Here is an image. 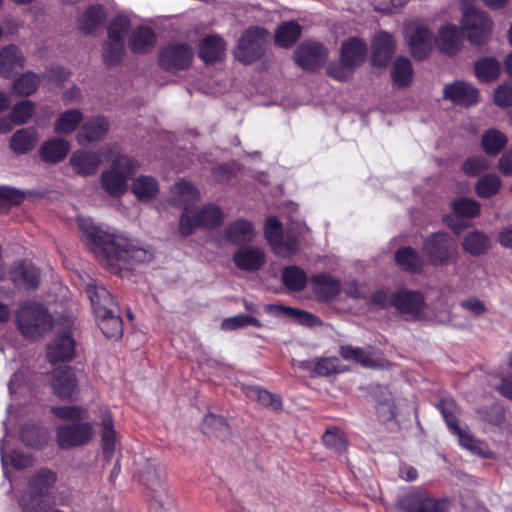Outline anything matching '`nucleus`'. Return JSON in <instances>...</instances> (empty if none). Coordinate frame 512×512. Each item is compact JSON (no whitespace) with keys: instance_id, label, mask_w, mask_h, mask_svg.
Instances as JSON below:
<instances>
[{"instance_id":"29","label":"nucleus","mask_w":512,"mask_h":512,"mask_svg":"<svg viewBox=\"0 0 512 512\" xmlns=\"http://www.w3.org/2000/svg\"><path fill=\"white\" fill-rule=\"evenodd\" d=\"M39 270L31 263L23 261L12 272L13 283L20 289H36L39 286Z\"/></svg>"},{"instance_id":"42","label":"nucleus","mask_w":512,"mask_h":512,"mask_svg":"<svg viewBox=\"0 0 512 512\" xmlns=\"http://www.w3.org/2000/svg\"><path fill=\"white\" fill-rule=\"evenodd\" d=\"M132 192L141 201H150L156 197L159 185L151 176H139L132 183Z\"/></svg>"},{"instance_id":"57","label":"nucleus","mask_w":512,"mask_h":512,"mask_svg":"<svg viewBox=\"0 0 512 512\" xmlns=\"http://www.w3.org/2000/svg\"><path fill=\"white\" fill-rule=\"evenodd\" d=\"M40 83V78L33 72H27L13 83V89L20 95H31Z\"/></svg>"},{"instance_id":"23","label":"nucleus","mask_w":512,"mask_h":512,"mask_svg":"<svg viewBox=\"0 0 512 512\" xmlns=\"http://www.w3.org/2000/svg\"><path fill=\"white\" fill-rule=\"evenodd\" d=\"M25 58L16 45L10 44L0 50V75L11 78L23 69Z\"/></svg>"},{"instance_id":"38","label":"nucleus","mask_w":512,"mask_h":512,"mask_svg":"<svg viewBox=\"0 0 512 512\" xmlns=\"http://www.w3.org/2000/svg\"><path fill=\"white\" fill-rule=\"evenodd\" d=\"M437 47L444 53L453 54L460 49L461 38L455 25H446L439 31L435 40Z\"/></svg>"},{"instance_id":"46","label":"nucleus","mask_w":512,"mask_h":512,"mask_svg":"<svg viewBox=\"0 0 512 512\" xmlns=\"http://www.w3.org/2000/svg\"><path fill=\"white\" fill-rule=\"evenodd\" d=\"M82 119L83 114L80 110H67L58 117L54 131L59 134H71L78 127Z\"/></svg>"},{"instance_id":"5","label":"nucleus","mask_w":512,"mask_h":512,"mask_svg":"<svg viewBox=\"0 0 512 512\" xmlns=\"http://www.w3.org/2000/svg\"><path fill=\"white\" fill-rule=\"evenodd\" d=\"M130 30V20L124 16L113 18L107 26V39L101 47L102 60L108 67L118 65L125 53L124 38Z\"/></svg>"},{"instance_id":"19","label":"nucleus","mask_w":512,"mask_h":512,"mask_svg":"<svg viewBox=\"0 0 512 512\" xmlns=\"http://www.w3.org/2000/svg\"><path fill=\"white\" fill-rule=\"evenodd\" d=\"M443 97L455 105L468 107L478 102L479 91L470 83L457 80L444 86Z\"/></svg>"},{"instance_id":"3","label":"nucleus","mask_w":512,"mask_h":512,"mask_svg":"<svg viewBox=\"0 0 512 512\" xmlns=\"http://www.w3.org/2000/svg\"><path fill=\"white\" fill-rule=\"evenodd\" d=\"M306 227L303 224H291L283 233L282 225L276 217L266 220L264 235L273 252L283 258H290L299 250V236Z\"/></svg>"},{"instance_id":"11","label":"nucleus","mask_w":512,"mask_h":512,"mask_svg":"<svg viewBox=\"0 0 512 512\" xmlns=\"http://www.w3.org/2000/svg\"><path fill=\"white\" fill-rule=\"evenodd\" d=\"M462 28L471 43L481 45L490 36L492 22L484 11L466 8L463 12Z\"/></svg>"},{"instance_id":"56","label":"nucleus","mask_w":512,"mask_h":512,"mask_svg":"<svg viewBox=\"0 0 512 512\" xmlns=\"http://www.w3.org/2000/svg\"><path fill=\"white\" fill-rule=\"evenodd\" d=\"M266 310L267 311L282 310L285 312L286 315L293 316V317L297 318L299 320V322L303 325L315 326V325L320 324V319L317 316H315L309 312H305V311L298 310L295 308L269 304L266 306Z\"/></svg>"},{"instance_id":"58","label":"nucleus","mask_w":512,"mask_h":512,"mask_svg":"<svg viewBox=\"0 0 512 512\" xmlns=\"http://www.w3.org/2000/svg\"><path fill=\"white\" fill-rule=\"evenodd\" d=\"M248 325L261 327L262 323L255 317L239 314L233 317L225 318L221 323V328L225 331H232L246 327Z\"/></svg>"},{"instance_id":"26","label":"nucleus","mask_w":512,"mask_h":512,"mask_svg":"<svg viewBox=\"0 0 512 512\" xmlns=\"http://www.w3.org/2000/svg\"><path fill=\"white\" fill-rule=\"evenodd\" d=\"M100 161L97 153L76 150L72 153L69 164L76 174L87 177L97 173Z\"/></svg>"},{"instance_id":"44","label":"nucleus","mask_w":512,"mask_h":512,"mask_svg":"<svg viewBox=\"0 0 512 512\" xmlns=\"http://www.w3.org/2000/svg\"><path fill=\"white\" fill-rule=\"evenodd\" d=\"M490 246V240L483 232L473 231L468 233L462 242L463 250L472 255L479 256L484 254Z\"/></svg>"},{"instance_id":"9","label":"nucleus","mask_w":512,"mask_h":512,"mask_svg":"<svg viewBox=\"0 0 512 512\" xmlns=\"http://www.w3.org/2000/svg\"><path fill=\"white\" fill-rule=\"evenodd\" d=\"M269 33L261 27H252L238 40L235 57L242 63L249 64L259 59L265 52Z\"/></svg>"},{"instance_id":"4","label":"nucleus","mask_w":512,"mask_h":512,"mask_svg":"<svg viewBox=\"0 0 512 512\" xmlns=\"http://www.w3.org/2000/svg\"><path fill=\"white\" fill-rule=\"evenodd\" d=\"M138 163L127 155H118L111 163L110 168L104 170L100 176L102 189L111 197H120L128 189V180L134 175Z\"/></svg>"},{"instance_id":"37","label":"nucleus","mask_w":512,"mask_h":512,"mask_svg":"<svg viewBox=\"0 0 512 512\" xmlns=\"http://www.w3.org/2000/svg\"><path fill=\"white\" fill-rule=\"evenodd\" d=\"M254 229L250 222L246 220H236L225 228L226 239L233 244H244L252 241Z\"/></svg>"},{"instance_id":"47","label":"nucleus","mask_w":512,"mask_h":512,"mask_svg":"<svg viewBox=\"0 0 512 512\" xmlns=\"http://www.w3.org/2000/svg\"><path fill=\"white\" fill-rule=\"evenodd\" d=\"M282 281L291 291H302L307 284V275L303 269L298 266H288L283 269Z\"/></svg>"},{"instance_id":"22","label":"nucleus","mask_w":512,"mask_h":512,"mask_svg":"<svg viewBox=\"0 0 512 512\" xmlns=\"http://www.w3.org/2000/svg\"><path fill=\"white\" fill-rule=\"evenodd\" d=\"M395 52V41L387 32H379L372 41L371 61L374 66L385 67Z\"/></svg>"},{"instance_id":"1","label":"nucleus","mask_w":512,"mask_h":512,"mask_svg":"<svg viewBox=\"0 0 512 512\" xmlns=\"http://www.w3.org/2000/svg\"><path fill=\"white\" fill-rule=\"evenodd\" d=\"M77 222L90 250L113 273L123 268L129 269L135 263L149 262L153 258L151 250L137 246L121 235L99 230L90 219L78 217Z\"/></svg>"},{"instance_id":"8","label":"nucleus","mask_w":512,"mask_h":512,"mask_svg":"<svg viewBox=\"0 0 512 512\" xmlns=\"http://www.w3.org/2000/svg\"><path fill=\"white\" fill-rule=\"evenodd\" d=\"M140 481L146 488L150 509L160 512L171 504L165 486V474L161 468L146 465L140 472Z\"/></svg>"},{"instance_id":"35","label":"nucleus","mask_w":512,"mask_h":512,"mask_svg":"<svg viewBox=\"0 0 512 512\" xmlns=\"http://www.w3.org/2000/svg\"><path fill=\"white\" fill-rule=\"evenodd\" d=\"M226 50L224 40L218 35H210L202 40L199 46V56L206 63L221 60Z\"/></svg>"},{"instance_id":"10","label":"nucleus","mask_w":512,"mask_h":512,"mask_svg":"<svg viewBox=\"0 0 512 512\" xmlns=\"http://www.w3.org/2000/svg\"><path fill=\"white\" fill-rule=\"evenodd\" d=\"M396 505L403 512H447L450 500L432 497L423 490H413L400 497Z\"/></svg>"},{"instance_id":"34","label":"nucleus","mask_w":512,"mask_h":512,"mask_svg":"<svg viewBox=\"0 0 512 512\" xmlns=\"http://www.w3.org/2000/svg\"><path fill=\"white\" fill-rule=\"evenodd\" d=\"M69 150L68 141L62 138H52L41 145L39 155L47 163H58L67 156Z\"/></svg>"},{"instance_id":"45","label":"nucleus","mask_w":512,"mask_h":512,"mask_svg":"<svg viewBox=\"0 0 512 512\" xmlns=\"http://www.w3.org/2000/svg\"><path fill=\"white\" fill-rule=\"evenodd\" d=\"M203 430L222 441L230 437L231 431L228 423L221 416L207 414L203 420Z\"/></svg>"},{"instance_id":"12","label":"nucleus","mask_w":512,"mask_h":512,"mask_svg":"<svg viewBox=\"0 0 512 512\" xmlns=\"http://www.w3.org/2000/svg\"><path fill=\"white\" fill-rule=\"evenodd\" d=\"M224 214L222 210L213 204L205 205L193 216L182 214L179 221V229L182 235H190L197 226L216 228L222 224Z\"/></svg>"},{"instance_id":"59","label":"nucleus","mask_w":512,"mask_h":512,"mask_svg":"<svg viewBox=\"0 0 512 512\" xmlns=\"http://www.w3.org/2000/svg\"><path fill=\"white\" fill-rule=\"evenodd\" d=\"M454 212L458 216L473 218L480 213V205L470 198H459L452 203Z\"/></svg>"},{"instance_id":"54","label":"nucleus","mask_w":512,"mask_h":512,"mask_svg":"<svg viewBox=\"0 0 512 512\" xmlns=\"http://www.w3.org/2000/svg\"><path fill=\"white\" fill-rule=\"evenodd\" d=\"M324 445L337 455H342L347 448V440L339 429H328L322 437Z\"/></svg>"},{"instance_id":"62","label":"nucleus","mask_w":512,"mask_h":512,"mask_svg":"<svg viewBox=\"0 0 512 512\" xmlns=\"http://www.w3.org/2000/svg\"><path fill=\"white\" fill-rule=\"evenodd\" d=\"M338 372V358L323 357L315 359L314 373L316 375L326 377Z\"/></svg>"},{"instance_id":"43","label":"nucleus","mask_w":512,"mask_h":512,"mask_svg":"<svg viewBox=\"0 0 512 512\" xmlns=\"http://www.w3.org/2000/svg\"><path fill=\"white\" fill-rule=\"evenodd\" d=\"M244 393L249 399L257 401L264 407L275 411L282 409L281 398L260 387L247 386L244 388Z\"/></svg>"},{"instance_id":"17","label":"nucleus","mask_w":512,"mask_h":512,"mask_svg":"<svg viewBox=\"0 0 512 512\" xmlns=\"http://www.w3.org/2000/svg\"><path fill=\"white\" fill-rule=\"evenodd\" d=\"M406 38L412 56L418 60H424L433 47V33L424 25H410L406 30Z\"/></svg>"},{"instance_id":"18","label":"nucleus","mask_w":512,"mask_h":512,"mask_svg":"<svg viewBox=\"0 0 512 512\" xmlns=\"http://www.w3.org/2000/svg\"><path fill=\"white\" fill-rule=\"evenodd\" d=\"M50 386L61 399H71L78 392V382L71 367H59L50 375Z\"/></svg>"},{"instance_id":"48","label":"nucleus","mask_w":512,"mask_h":512,"mask_svg":"<svg viewBox=\"0 0 512 512\" xmlns=\"http://www.w3.org/2000/svg\"><path fill=\"white\" fill-rule=\"evenodd\" d=\"M475 74L483 82L496 80L501 71L500 63L494 58H483L475 63Z\"/></svg>"},{"instance_id":"14","label":"nucleus","mask_w":512,"mask_h":512,"mask_svg":"<svg viewBox=\"0 0 512 512\" xmlns=\"http://www.w3.org/2000/svg\"><path fill=\"white\" fill-rule=\"evenodd\" d=\"M94 434L93 426L90 423L64 424L57 428L56 441L63 448H72L86 445Z\"/></svg>"},{"instance_id":"25","label":"nucleus","mask_w":512,"mask_h":512,"mask_svg":"<svg viewBox=\"0 0 512 512\" xmlns=\"http://www.w3.org/2000/svg\"><path fill=\"white\" fill-rule=\"evenodd\" d=\"M109 131V123L104 117H93L88 119L77 134V141L80 145H87L104 139Z\"/></svg>"},{"instance_id":"24","label":"nucleus","mask_w":512,"mask_h":512,"mask_svg":"<svg viewBox=\"0 0 512 512\" xmlns=\"http://www.w3.org/2000/svg\"><path fill=\"white\" fill-rule=\"evenodd\" d=\"M265 261L263 250L255 246L242 247L233 255L236 267L244 271H256L265 264Z\"/></svg>"},{"instance_id":"40","label":"nucleus","mask_w":512,"mask_h":512,"mask_svg":"<svg viewBox=\"0 0 512 512\" xmlns=\"http://www.w3.org/2000/svg\"><path fill=\"white\" fill-rule=\"evenodd\" d=\"M119 308L106 315H95L98 326L107 338L118 339L123 334V322L119 315Z\"/></svg>"},{"instance_id":"49","label":"nucleus","mask_w":512,"mask_h":512,"mask_svg":"<svg viewBox=\"0 0 512 512\" xmlns=\"http://www.w3.org/2000/svg\"><path fill=\"white\" fill-rule=\"evenodd\" d=\"M507 137L497 129H489L482 136V148L489 155L498 154L507 144Z\"/></svg>"},{"instance_id":"39","label":"nucleus","mask_w":512,"mask_h":512,"mask_svg":"<svg viewBox=\"0 0 512 512\" xmlns=\"http://www.w3.org/2000/svg\"><path fill=\"white\" fill-rule=\"evenodd\" d=\"M413 68L408 58L399 56L393 62L391 68V77L393 83L398 88L409 86L413 80Z\"/></svg>"},{"instance_id":"6","label":"nucleus","mask_w":512,"mask_h":512,"mask_svg":"<svg viewBox=\"0 0 512 512\" xmlns=\"http://www.w3.org/2000/svg\"><path fill=\"white\" fill-rule=\"evenodd\" d=\"M16 323L24 336L36 337L50 331L53 322L51 315L43 305L29 302L19 307Z\"/></svg>"},{"instance_id":"33","label":"nucleus","mask_w":512,"mask_h":512,"mask_svg":"<svg viewBox=\"0 0 512 512\" xmlns=\"http://www.w3.org/2000/svg\"><path fill=\"white\" fill-rule=\"evenodd\" d=\"M172 201L183 207V214H189V206L200 198L199 191L190 182L181 180L171 188Z\"/></svg>"},{"instance_id":"16","label":"nucleus","mask_w":512,"mask_h":512,"mask_svg":"<svg viewBox=\"0 0 512 512\" xmlns=\"http://www.w3.org/2000/svg\"><path fill=\"white\" fill-rule=\"evenodd\" d=\"M393 306L401 314L407 315L412 320L424 318L425 301L420 292L400 290L392 295Z\"/></svg>"},{"instance_id":"41","label":"nucleus","mask_w":512,"mask_h":512,"mask_svg":"<svg viewBox=\"0 0 512 512\" xmlns=\"http://www.w3.org/2000/svg\"><path fill=\"white\" fill-rule=\"evenodd\" d=\"M302 27L295 21L282 23L275 32V44L282 48L291 47L301 36Z\"/></svg>"},{"instance_id":"52","label":"nucleus","mask_w":512,"mask_h":512,"mask_svg":"<svg viewBox=\"0 0 512 512\" xmlns=\"http://www.w3.org/2000/svg\"><path fill=\"white\" fill-rule=\"evenodd\" d=\"M395 260L399 266L407 271L415 272L422 266L419 254L411 247H405L398 250L395 254Z\"/></svg>"},{"instance_id":"61","label":"nucleus","mask_w":512,"mask_h":512,"mask_svg":"<svg viewBox=\"0 0 512 512\" xmlns=\"http://www.w3.org/2000/svg\"><path fill=\"white\" fill-rule=\"evenodd\" d=\"M354 69L351 65L341 61L340 56L338 62H331L329 64L327 74L338 81H346L352 76Z\"/></svg>"},{"instance_id":"15","label":"nucleus","mask_w":512,"mask_h":512,"mask_svg":"<svg viewBox=\"0 0 512 512\" xmlns=\"http://www.w3.org/2000/svg\"><path fill=\"white\" fill-rule=\"evenodd\" d=\"M193 59V50L187 44H170L159 54V65L168 72L187 69Z\"/></svg>"},{"instance_id":"64","label":"nucleus","mask_w":512,"mask_h":512,"mask_svg":"<svg viewBox=\"0 0 512 512\" xmlns=\"http://www.w3.org/2000/svg\"><path fill=\"white\" fill-rule=\"evenodd\" d=\"M494 101L499 107L505 108L512 105V83H504L494 93Z\"/></svg>"},{"instance_id":"36","label":"nucleus","mask_w":512,"mask_h":512,"mask_svg":"<svg viewBox=\"0 0 512 512\" xmlns=\"http://www.w3.org/2000/svg\"><path fill=\"white\" fill-rule=\"evenodd\" d=\"M38 139V134L34 128H22L12 135L10 148L16 154H25L34 149Z\"/></svg>"},{"instance_id":"13","label":"nucleus","mask_w":512,"mask_h":512,"mask_svg":"<svg viewBox=\"0 0 512 512\" xmlns=\"http://www.w3.org/2000/svg\"><path fill=\"white\" fill-rule=\"evenodd\" d=\"M328 58L327 49L319 42L305 41L293 53L295 63L306 71H316Z\"/></svg>"},{"instance_id":"32","label":"nucleus","mask_w":512,"mask_h":512,"mask_svg":"<svg viewBox=\"0 0 512 512\" xmlns=\"http://www.w3.org/2000/svg\"><path fill=\"white\" fill-rule=\"evenodd\" d=\"M366 43L358 38H350L341 45L340 56L341 61L346 62L353 68L360 66L366 57Z\"/></svg>"},{"instance_id":"50","label":"nucleus","mask_w":512,"mask_h":512,"mask_svg":"<svg viewBox=\"0 0 512 512\" xmlns=\"http://www.w3.org/2000/svg\"><path fill=\"white\" fill-rule=\"evenodd\" d=\"M502 180L496 174H486L479 178L475 185L476 194L480 198H490L501 190Z\"/></svg>"},{"instance_id":"31","label":"nucleus","mask_w":512,"mask_h":512,"mask_svg":"<svg viewBox=\"0 0 512 512\" xmlns=\"http://www.w3.org/2000/svg\"><path fill=\"white\" fill-rule=\"evenodd\" d=\"M341 357L348 361L360 363L363 367L376 369L381 367L380 361L376 358L371 347L360 348L350 345H342L339 351Z\"/></svg>"},{"instance_id":"2","label":"nucleus","mask_w":512,"mask_h":512,"mask_svg":"<svg viewBox=\"0 0 512 512\" xmlns=\"http://www.w3.org/2000/svg\"><path fill=\"white\" fill-rule=\"evenodd\" d=\"M58 481L57 473L48 468L37 470L29 479V494L21 497L22 512H45L50 503L46 499Z\"/></svg>"},{"instance_id":"30","label":"nucleus","mask_w":512,"mask_h":512,"mask_svg":"<svg viewBox=\"0 0 512 512\" xmlns=\"http://www.w3.org/2000/svg\"><path fill=\"white\" fill-rule=\"evenodd\" d=\"M310 283L315 297L320 301L335 298L341 289L339 281L325 273L314 275Z\"/></svg>"},{"instance_id":"28","label":"nucleus","mask_w":512,"mask_h":512,"mask_svg":"<svg viewBox=\"0 0 512 512\" xmlns=\"http://www.w3.org/2000/svg\"><path fill=\"white\" fill-rule=\"evenodd\" d=\"M105 18L106 12L102 5H91L79 15L78 30L84 35H91L102 26Z\"/></svg>"},{"instance_id":"55","label":"nucleus","mask_w":512,"mask_h":512,"mask_svg":"<svg viewBox=\"0 0 512 512\" xmlns=\"http://www.w3.org/2000/svg\"><path fill=\"white\" fill-rule=\"evenodd\" d=\"M35 109V104L31 100L18 102L12 109L9 117L11 124L22 125L28 122Z\"/></svg>"},{"instance_id":"60","label":"nucleus","mask_w":512,"mask_h":512,"mask_svg":"<svg viewBox=\"0 0 512 512\" xmlns=\"http://www.w3.org/2000/svg\"><path fill=\"white\" fill-rule=\"evenodd\" d=\"M383 399L379 400L376 406L378 418L382 422L390 421L395 417V405L393 399L386 389H381Z\"/></svg>"},{"instance_id":"20","label":"nucleus","mask_w":512,"mask_h":512,"mask_svg":"<svg viewBox=\"0 0 512 512\" xmlns=\"http://www.w3.org/2000/svg\"><path fill=\"white\" fill-rule=\"evenodd\" d=\"M86 293L95 315H106L118 308L111 293L100 283L93 281L87 284Z\"/></svg>"},{"instance_id":"51","label":"nucleus","mask_w":512,"mask_h":512,"mask_svg":"<svg viewBox=\"0 0 512 512\" xmlns=\"http://www.w3.org/2000/svg\"><path fill=\"white\" fill-rule=\"evenodd\" d=\"M100 426L103 452L107 457H110L115 450L116 433L114 430L112 418L109 414H105L103 416Z\"/></svg>"},{"instance_id":"27","label":"nucleus","mask_w":512,"mask_h":512,"mask_svg":"<svg viewBox=\"0 0 512 512\" xmlns=\"http://www.w3.org/2000/svg\"><path fill=\"white\" fill-rule=\"evenodd\" d=\"M156 43V34L148 26H137L128 37V47L132 53L145 54L149 52Z\"/></svg>"},{"instance_id":"21","label":"nucleus","mask_w":512,"mask_h":512,"mask_svg":"<svg viewBox=\"0 0 512 512\" xmlns=\"http://www.w3.org/2000/svg\"><path fill=\"white\" fill-rule=\"evenodd\" d=\"M46 355L48 361L53 364L71 361L75 356V341L69 333L58 335L47 346Z\"/></svg>"},{"instance_id":"7","label":"nucleus","mask_w":512,"mask_h":512,"mask_svg":"<svg viewBox=\"0 0 512 512\" xmlns=\"http://www.w3.org/2000/svg\"><path fill=\"white\" fill-rule=\"evenodd\" d=\"M423 253L432 265H448L455 262L457 243L448 233H432L423 242Z\"/></svg>"},{"instance_id":"63","label":"nucleus","mask_w":512,"mask_h":512,"mask_svg":"<svg viewBox=\"0 0 512 512\" xmlns=\"http://www.w3.org/2000/svg\"><path fill=\"white\" fill-rule=\"evenodd\" d=\"M24 198L25 194L22 191L8 186H0V206L18 205Z\"/></svg>"},{"instance_id":"53","label":"nucleus","mask_w":512,"mask_h":512,"mask_svg":"<svg viewBox=\"0 0 512 512\" xmlns=\"http://www.w3.org/2000/svg\"><path fill=\"white\" fill-rule=\"evenodd\" d=\"M23 443L32 448H39L47 440V431L39 426L27 424L21 429Z\"/></svg>"}]
</instances>
